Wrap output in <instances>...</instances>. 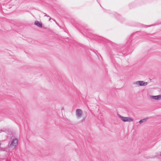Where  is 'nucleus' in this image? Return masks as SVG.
<instances>
[{"label": "nucleus", "instance_id": "f257e3e1", "mask_svg": "<svg viewBox=\"0 0 161 161\" xmlns=\"http://www.w3.org/2000/svg\"><path fill=\"white\" fill-rule=\"evenodd\" d=\"M76 115L78 118H82L84 119L86 117V111H76Z\"/></svg>", "mask_w": 161, "mask_h": 161}, {"label": "nucleus", "instance_id": "f03ea898", "mask_svg": "<svg viewBox=\"0 0 161 161\" xmlns=\"http://www.w3.org/2000/svg\"><path fill=\"white\" fill-rule=\"evenodd\" d=\"M18 144V140L17 139L15 138L13 139L11 143L8 145V147L13 149L15 148L17 146Z\"/></svg>", "mask_w": 161, "mask_h": 161}, {"label": "nucleus", "instance_id": "7ed1b4c3", "mask_svg": "<svg viewBox=\"0 0 161 161\" xmlns=\"http://www.w3.org/2000/svg\"><path fill=\"white\" fill-rule=\"evenodd\" d=\"M118 116L120 118V119L123 122H132L133 121V119L130 118L129 117H125L122 116H121L119 114H118Z\"/></svg>", "mask_w": 161, "mask_h": 161}, {"label": "nucleus", "instance_id": "20e7f679", "mask_svg": "<svg viewBox=\"0 0 161 161\" xmlns=\"http://www.w3.org/2000/svg\"><path fill=\"white\" fill-rule=\"evenodd\" d=\"M136 84H138L141 86H145L147 84V82H144L143 81H139L136 82Z\"/></svg>", "mask_w": 161, "mask_h": 161}, {"label": "nucleus", "instance_id": "39448f33", "mask_svg": "<svg viewBox=\"0 0 161 161\" xmlns=\"http://www.w3.org/2000/svg\"><path fill=\"white\" fill-rule=\"evenodd\" d=\"M35 24L39 27L41 28L42 27V24L38 21H35Z\"/></svg>", "mask_w": 161, "mask_h": 161}, {"label": "nucleus", "instance_id": "423d86ee", "mask_svg": "<svg viewBox=\"0 0 161 161\" xmlns=\"http://www.w3.org/2000/svg\"><path fill=\"white\" fill-rule=\"evenodd\" d=\"M151 98L156 100L159 99L161 98V96L158 95L156 96H153L151 97Z\"/></svg>", "mask_w": 161, "mask_h": 161}, {"label": "nucleus", "instance_id": "0eeeda50", "mask_svg": "<svg viewBox=\"0 0 161 161\" xmlns=\"http://www.w3.org/2000/svg\"><path fill=\"white\" fill-rule=\"evenodd\" d=\"M147 119H148L147 118H145L142 119L140 120L139 121V123L140 124H141L142 123H145L147 121Z\"/></svg>", "mask_w": 161, "mask_h": 161}, {"label": "nucleus", "instance_id": "6e6552de", "mask_svg": "<svg viewBox=\"0 0 161 161\" xmlns=\"http://www.w3.org/2000/svg\"><path fill=\"white\" fill-rule=\"evenodd\" d=\"M76 111H80V109H77Z\"/></svg>", "mask_w": 161, "mask_h": 161}, {"label": "nucleus", "instance_id": "1a4fd4ad", "mask_svg": "<svg viewBox=\"0 0 161 161\" xmlns=\"http://www.w3.org/2000/svg\"><path fill=\"white\" fill-rule=\"evenodd\" d=\"M2 131V130H0V132H1Z\"/></svg>", "mask_w": 161, "mask_h": 161}, {"label": "nucleus", "instance_id": "9d476101", "mask_svg": "<svg viewBox=\"0 0 161 161\" xmlns=\"http://www.w3.org/2000/svg\"><path fill=\"white\" fill-rule=\"evenodd\" d=\"M160 156H161V154L160 155Z\"/></svg>", "mask_w": 161, "mask_h": 161}]
</instances>
